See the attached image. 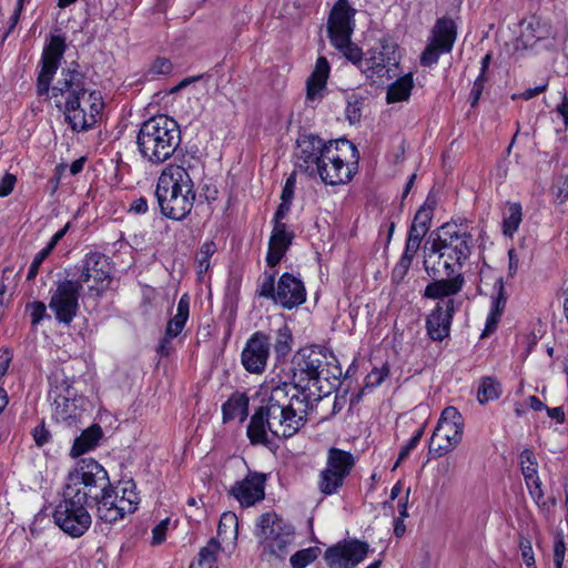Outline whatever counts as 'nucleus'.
<instances>
[{
    "mask_svg": "<svg viewBox=\"0 0 568 568\" xmlns=\"http://www.w3.org/2000/svg\"><path fill=\"white\" fill-rule=\"evenodd\" d=\"M566 556V545L561 536H556L554 541V566L555 568H562Z\"/></svg>",
    "mask_w": 568,
    "mask_h": 568,
    "instance_id": "nucleus-56",
    "label": "nucleus"
},
{
    "mask_svg": "<svg viewBox=\"0 0 568 568\" xmlns=\"http://www.w3.org/2000/svg\"><path fill=\"white\" fill-rule=\"evenodd\" d=\"M420 243L422 242L407 236V240L405 243V248H404V252L400 257H406V260H409L413 262L414 257L416 256V254L419 250Z\"/></svg>",
    "mask_w": 568,
    "mask_h": 568,
    "instance_id": "nucleus-61",
    "label": "nucleus"
},
{
    "mask_svg": "<svg viewBox=\"0 0 568 568\" xmlns=\"http://www.w3.org/2000/svg\"><path fill=\"white\" fill-rule=\"evenodd\" d=\"M256 294L260 297L271 300L276 304L277 285L275 286L274 274H264L262 282L257 286Z\"/></svg>",
    "mask_w": 568,
    "mask_h": 568,
    "instance_id": "nucleus-43",
    "label": "nucleus"
},
{
    "mask_svg": "<svg viewBox=\"0 0 568 568\" xmlns=\"http://www.w3.org/2000/svg\"><path fill=\"white\" fill-rule=\"evenodd\" d=\"M442 447L443 448L447 446V442H446V438H440L438 439V436H437V429L435 428V430L433 432V435H432V438H430V443H429V455L432 457H442L444 455H446L447 453H442L440 449L437 450L438 447Z\"/></svg>",
    "mask_w": 568,
    "mask_h": 568,
    "instance_id": "nucleus-58",
    "label": "nucleus"
},
{
    "mask_svg": "<svg viewBox=\"0 0 568 568\" xmlns=\"http://www.w3.org/2000/svg\"><path fill=\"white\" fill-rule=\"evenodd\" d=\"M32 437L38 447H42L51 439L50 432L45 428L44 423L38 425L32 430Z\"/></svg>",
    "mask_w": 568,
    "mask_h": 568,
    "instance_id": "nucleus-57",
    "label": "nucleus"
},
{
    "mask_svg": "<svg viewBox=\"0 0 568 568\" xmlns=\"http://www.w3.org/2000/svg\"><path fill=\"white\" fill-rule=\"evenodd\" d=\"M485 81H486V77H477V79L475 80V82L473 84V88L470 91L473 106L478 102V100L483 93Z\"/></svg>",
    "mask_w": 568,
    "mask_h": 568,
    "instance_id": "nucleus-64",
    "label": "nucleus"
},
{
    "mask_svg": "<svg viewBox=\"0 0 568 568\" xmlns=\"http://www.w3.org/2000/svg\"><path fill=\"white\" fill-rule=\"evenodd\" d=\"M120 497V504L123 505V507H128L125 504H130L131 513L135 511L136 506L139 504V497L135 491V484L133 480H129L124 483V486L122 488V496Z\"/></svg>",
    "mask_w": 568,
    "mask_h": 568,
    "instance_id": "nucleus-48",
    "label": "nucleus"
},
{
    "mask_svg": "<svg viewBox=\"0 0 568 568\" xmlns=\"http://www.w3.org/2000/svg\"><path fill=\"white\" fill-rule=\"evenodd\" d=\"M266 476L262 473L248 471L246 477L236 481L230 489L232 495L244 507H251L265 497Z\"/></svg>",
    "mask_w": 568,
    "mask_h": 568,
    "instance_id": "nucleus-18",
    "label": "nucleus"
},
{
    "mask_svg": "<svg viewBox=\"0 0 568 568\" xmlns=\"http://www.w3.org/2000/svg\"><path fill=\"white\" fill-rule=\"evenodd\" d=\"M170 518H165L161 520L158 525H155L152 529V540L151 544L154 546L161 545L164 542L166 537V531L169 529Z\"/></svg>",
    "mask_w": 568,
    "mask_h": 568,
    "instance_id": "nucleus-54",
    "label": "nucleus"
},
{
    "mask_svg": "<svg viewBox=\"0 0 568 568\" xmlns=\"http://www.w3.org/2000/svg\"><path fill=\"white\" fill-rule=\"evenodd\" d=\"M294 239V232L288 230L286 224H273L268 241L266 263L268 266H276L284 257Z\"/></svg>",
    "mask_w": 568,
    "mask_h": 568,
    "instance_id": "nucleus-23",
    "label": "nucleus"
},
{
    "mask_svg": "<svg viewBox=\"0 0 568 568\" xmlns=\"http://www.w3.org/2000/svg\"><path fill=\"white\" fill-rule=\"evenodd\" d=\"M345 477L325 467L320 474L318 488L325 495L335 494L344 484Z\"/></svg>",
    "mask_w": 568,
    "mask_h": 568,
    "instance_id": "nucleus-38",
    "label": "nucleus"
},
{
    "mask_svg": "<svg viewBox=\"0 0 568 568\" xmlns=\"http://www.w3.org/2000/svg\"><path fill=\"white\" fill-rule=\"evenodd\" d=\"M50 253L51 252L49 250L43 247L40 252H38L36 254V256L33 257V261H32V263H31V265L29 267L28 274H27V280L28 281H31V280L36 278V276L38 275V272H39V268H40L41 264L49 256Z\"/></svg>",
    "mask_w": 568,
    "mask_h": 568,
    "instance_id": "nucleus-55",
    "label": "nucleus"
},
{
    "mask_svg": "<svg viewBox=\"0 0 568 568\" xmlns=\"http://www.w3.org/2000/svg\"><path fill=\"white\" fill-rule=\"evenodd\" d=\"M333 47L338 50L348 61L363 69L364 61L362 49L352 42L351 38L346 41L334 43Z\"/></svg>",
    "mask_w": 568,
    "mask_h": 568,
    "instance_id": "nucleus-40",
    "label": "nucleus"
},
{
    "mask_svg": "<svg viewBox=\"0 0 568 568\" xmlns=\"http://www.w3.org/2000/svg\"><path fill=\"white\" fill-rule=\"evenodd\" d=\"M471 235L465 231H460L457 224L446 223L438 232L428 248V253L424 260V266L427 275L432 278L439 277L442 272L435 262L430 265L436 252H440V257L455 258L463 264L470 255Z\"/></svg>",
    "mask_w": 568,
    "mask_h": 568,
    "instance_id": "nucleus-5",
    "label": "nucleus"
},
{
    "mask_svg": "<svg viewBox=\"0 0 568 568\" xmlns=\"http://www.w3.org/2000/svg\"><path fill=\"white\" fill-rule=\"evenodd\" d=\"M500 316L501 315H499V314L489 312L487 320H486L485 328L480 335L481 338L490 335L497 328Z\"/></svg>",
    "mask_w": 568,
    "mask_h": 568,
    "instance_id": "nucleus-63",
    "label": "nucleus"
},
{
    "mask_svg": "<svg viewBox=\"0 0 568 568\" xmlns=\"http://www.w3.org/2000/svg\"><path fill=\"white\" fill-rule=\"evenodd\" d=\"M65 50V38L51 34L41 54L37 93L39 97H48L51 91V98L63 112L69 126L75 132H84L97 124L104 102L100 91H88L85 74L78 69L75 62L72 63L74 68L62 69L60 79L51 88Z\"/></svg>",
    "mask_w": 568,
    "mask_h": 568,
    "instance_id": "nucleus-2",
    "label": "nucleus"
},
{
    "mask_svg": "<svg viewBox=\"0 0 568 568\" xmlns=\"http://www.w3.org/2000/svg\"><path fill=\"white\" fill-rule=\"evenodd\" d=\"M155 197L160 212L168 219L183 221L192 211L196 199L195 186L165 175L158 178Z\"/></svg>",
    "mask_w": 568,
    "mask_h": 568,
    "instance_id": "nucleus-6",
    "label": "nucleus"
},
{
    "mask_svg": "<svg viewBox=\"0 0 568 568\" xmlns=\"http://www.w3.org/2000/svg\"><path fill=\"white\" fill-rule=\"evenodd\" d=\"M381 44L382 48L378 52H374L365 59L362 71L366 72L368 78L390 79V68L398 64L396 44L386 41H382Z\"/></svg>",
    "mask_w": 568,
    "mask_h": 568,
    "instance_id": "nucleus-20",
    "label": "nucleus"
},
{
    "mask_svg": "<svg viewBox=\"0 0 568 568\" xmlns=\"http://www.w3.org/2000/svg\"><path fill=\"white\" fill-rule=\"evenodd\" d=\"M345 115H346V119L352 124L359 122V120L362 118L359 103L357 101L348 102L346 110H345Z\"/></svg>",
    "mask_w": 568,
    "mask_h": 568,
    "instance_id": "nucleus-62",
    "label": "nucleus"
},
{
    "mask_svg": "<svg viewBox=\"0 0 568 568\" xmlns=\"http://www.w3.org/2000/svg\"><path fill=\"white\" fill-rule=\"evenodd\" d=\"M26 311L30 315L32 327H36L44 317H49L47 306L41 301L27 303Z\"/></svg>",
    "mask_w": 568,
    "mask_h": 568,
    "instance_id": "nucleus-49",
    "label": "nucleus"
},
{
    "mask_svg": "<svg viewBox=\"0 0 568 568\" xmlns=\"http://www.w3.org/2000/svg\"><path fill=\"white\" fill-rule=\"evenodd\" d=\"M450 51L442 50L437 44L428 40V43L420 54L419 62L423 67H432L436 64L442 54Z\"/></svg>",
    "mask_w": 568,
    "mask_h": 568,
    "instance_id": "nucleus-45",
    "label": "nucleus"
},
{
    "mask_svg": "<svg viewBox=\"0 0 568 568\" xmlns=\"http://www.w3.org/2000/svg\"><path fill=\"white\" fill-rule=\"evenodd\" d=\"M74 268L79 274L74 273L73 275L77 277L72 280L80 282L82 287L84 283L93 280L94 284L88 286L87 297L93 300L97 305L112 281L109 258L103 253L91 251Z\"/></svg>",
    "mask_w": 568,
    "mask_h": 568,
    "instance_id": "nucleus-7",
    "label": "nucleus"
},
{
    "mask_svg": "<svg viewBox=\"0 0 568 568\" xmlns=\"http://www.w3.org/2000/svg\"><path fill=\"white\" fill-rule=\"evenodd\" d=\"M455 311V300L453 298L436 304L426 318L427 335L430 339L442 342L449 335Z\"/></svg>",
    "mask_w": 568,
    "mask_h": 568,
    "instance_id": "nucleus-19",
    "label": "nucleus"
},
{
    "mask_svg": "<svg viewBox=\"0 0 568 568\" xmlns=\"http://www.w3.org/2000/svg\"><path fill=\"white\" fill-rule=\"evenodd\" d=\"M178 122L166 115H156L144 121L136 134L141 158L150 165H161L178 152L181 144Z\"/></svg>",
    "mask_w": 568,
    "mask_h": 568,
    "instance_id": "nucleus-3",
    "label": "nucleus"
},
{
    "mask_svg": "<svg viewBox=\"0 0 568 568\" xmlns=\"http://www.w3.org/2000/svg\"><path fill=\"white\" fill-rule=\"evenodd\" d=\"M335 359L318 348H301L292 359V383H283L274 387L265 402L251 417L247 426V437L253 445H266L267 432L274 437L290 438L307 422V415L313 409V402L321 399V378L328 381L341 375V368L334 366L329 371L328 359Z\"/></svg>",
    "mask_w": 568,
    "mask_h": 568,
    "instance_id": "nucleus-1",
    "label": "nucleus"
},
{
    "mask_svg": "<svg viewBox=\"0 0 568 568\" xmlns=\"http://www.w3.org/2000/svg\"><path fill=\"white\" fill-rule=\"evenodd\" d=\"M120 497L110 485L101 495H98L97 501L93 506H97V516L100 520L113 524L124 517L125 514L131 513V507L126 508L120 504ZM130 505V504H126Z\"/></svg>",
    "mask_w": 568,
    "mask_h": 568,
    "instance_id": "nucleus-22",
    "label": "nucleus"
},
{
    "mask_svg": "<svg viewBox=\"0 0 568 568\" xmlns=\"http://www.w3.org/2000/svg\"><path fill=\"white\" fill-rule=\"evenodd\" d=\"M103 433L99 425H92L85 430L82 432V434L74 439V443L71 447L70 455L72 457H79L87 452L93 449L100 438L102 437Z\"/></svg>",
    "mask_w": 568,
    "mask_h": 568,
    "instance_id": "nucleus-32",
    "label": "nucleus"
},
{
    "mask_svg": "<svg viewBox=\"0 0 568 568\" xmlns=\"http://www.w3.org/2000/svg\"><path fill=\"white\" fill-rule=\"evenodd\" d=\"M435 258L432 263L435 262V265H442L444 268V273L442 275L446 277H450L453 275H456V273H462L463 263L459 261H455V258H448V257H440V252H436L434 255Z\"/></svg>",
    "mask_w": 568,
    "mask_h": 568,
    "instance_id": "nucleus-47",
    "label": "nucleus"
},
{
    "mask_svg": "<svg viewBox=\"0 0 568 568\" xmlns=\"http://www.w3.org/2000/svg\"><path fill=\"white\" fill-rule=\"evenodd\" d=\"M355 465L354 456L349 452L332 447L327 452L326 466L335 473H339L343 477H347Z\"/></svg>",
    "mask_w": 568,
    "mask_h": 568,
    "instance_id": "nucleus-31",
    "label": "nucleus"
},
{
    "mask_svg": "<svg viewBox=\"0 0 568 568\" xmlns=\"http://www.w3.org/2000/svg\"><path fill=\"white\" fill-rule=\"evenodd\" d=\"M457 38V26L452 18L442 17L435 22L429 41L437 44L444 51H452Z\"/></svg>",
    "mask_w": 568,
    "mask_h": 568,
    "instance_id": "nucleus-25",
    "label": "nucleus"
},
{
    "mask_svg": "<svg viewBox=\"0 0 568 568\" xmlns=\"http://www.w3.org/2000/svg\"><path fill=\"white\" fill-rule=\"evenodd\" d=\"M270 351L271 337L261 331L253 333L241 354L243 367L251 374H262L266 368Z\"/></svg>",
    "mask_w": 568,
    "mask_h": 568,
    "instance_id": "nucleus-11",
    "label": "nucleus"
},
{
    "mask_svg": "<svg viewBox=\"0 0 568 568\" xmlns=\"http://www.w3.org/2000/svg\"><path fill=\"white\" fill-rule=\"evenodd\" d=\"M414 87L413 74L407 73L388 85L386 93L387 103H396L408 100Z\"/></svg>",
    "mask_w": 568,
    "mask_h": 568,
    "instance_id": "nucleus-33",
    "label": "nucleus"
},
{
    "mask_svg": "<svg viewBox=\"0 0 568 568\" xmlns=\"http://www.w3.org/2000/svg\"><path fill=\"white\" fill-rule=\"evenodd\" d=\"M438 439L446 438V448L440 446L442 453L452 452L462 440L464 433V418L458 409L454 406H447L438 420L436 426Z\"/></svg>",
    "mask_w": 568,
    "mask_h": 568,
    "instance_id": "nucleus-17",
    "label": "nucleus"
},
{
    "mask_svg": "<svg viewBox=\"0 0 568 568\" xmlns=\"http://www.w3.org/2000/svg\"><path fill=\"white\" fill-rule=\"evenodd\" d=\"M220 550V544L212 538L205 547H203L197 556V560L192 562L189 568H217L216 555Z\"/></svg>",
    "mask_w": 568,
    "mask_h": 568,
    "instance_id": "nucleus-36",
    "label": "nucleus"
},
{
    "mask_svg": "<svg viewBox=\"0 0 568 568\" xmlns=\"http://www.w3.org/2000/svg\"><path fill=\"white\" fill-rule=\"evenodd\" d=\"M501 394L500 383L490 376L483 377L477 390V398L480 404L497 399Z\"/></svg>",
    "mask_w": 568,
    "mask_h": 568,
    "instance_id": "nucleus-39",
    "label": "nucleus"
},
{
    "mask_svg": "<svg viewBox=\"0 0 568 568\" xmlns=\"http://www.w3.org/2000/svg\"><path fill=\"white\" fill-rule=\"evenodd\" d=\"M358 158L356 146L348 140H331L315 175L325 184H345L352 180Z\"/></svg>",
    "mask_w": 568,
    "mask_h": 568,
    "instance_id": "nucleus-4",
    "label": "nucleus"
},
{
    "mask_svg": "<svg viewBox=\"0 0 568 568\" xmlns=\"http://www.w3.org/2000/svg\"><path fill=\"white\" fill-rule=\"evenodd\" d=\"M81 292V283L74 282L72 278L55 282V288L51 292L49 308L54 314L58 323L69 326L73 322L80 308Z\"/></svg>",
    "mask_w": 568,
    "mask_h": 568,
    "instance_id": "nucleus-10",
    "label": "nucleus"
},
{
    "mask_svg": "<svg viewBox=\"0 0 568 568\" xmlns=\"http://www.w3.org/2000/svg\"><path fill=\"white\" fill-rule=\"evenodd\" d=\"M77 483H85L94 496L101 495L111 485L108 471L93 458H82L69 471Z\"/></svg>",
    "mask_w": 568,
    "mask_h": 568,
    "instance_id": "nucleus-15",
    "label": "nucleus"
},
{
    "mask_svg": "<svg viewBox=\"0 0 568 568\" xmlns=\"http://www.w3.org/2000/svg\"><path fill=\"white\" fill-rule=\"evenodd\" d=\"M368 550L367 542L354 539L329 547L324 559L329 568H355L365 559Z\"/></svg>",
    "mask_w": 568,
    "mask_h": 568,
    "instance_id": "nucleus-12",
    "label": "nucleus"
},
{
    "mask_svg": "<svg viewBox=\"0 0 568 568\" xmlns=\"http://www.w3.org/2000/svg\"><path fill=\"white\" fill-rule=\"evenodd\" d=\"M89 507L62 495V499L58 503L52 514L54 524L69 537L80 538L92 525V517L88 510Z\"/></svg>",
    "mask_w": 568,
    "mask_h": 568,
    "instance_id": "nucleus-9",
    "label": "nucleus"
},
{
    "mask_svg": "<svg viewBox=\"0 0 568 568\" xmlns=\"http://www.w3.org/2000/svg\"><path fill=\"white\" fill-rule=\"evenodd\" d=\"M432 219H433V207L428 206L425 203L416 212L413 223L416 224L417 226H422L426 231H429Z\"/></svg>",
    "mask_w": 568,
    "mask_h": 568,
    "instance_id": "nucleus-52",
    "label": "nucleus"
},
{
    "mask_svg": "<svg viewBox=\"0 0 568 568\" xmlns=\"http://www.w3.org/2000/svg\"><path fill=\"white\" fill-rule=\"evenodd\" d=\"M306 301V290L303 282L291 273H284L277 281L276 304L285 310H292Z\"/></svg>",
    "mask_w": 568,
    "mask_h": 568,
    "instance_id": "nucleus-21",
    "label": "nucleus"
},
{
    "mask_svg": "<svg viewBox=\"0 0 568 568\" xmlns=\"http://www.w3.org/2000/svg\"><path fill=\"white\" fill-rule=\"evenodd\" d=\"M190 315V297L183 294L179 300L176 314L168 322L165 327V342H171L183 331Z\"/></svg>",
    "mask_w": 568,
    "mask_h": 568,
    "instance_id": "nucleus-29",
    "label": "nucleus"
},
{
    "mask_svg": "<svg viewBox=\"0 0 568 568\" xmlns=\"http://www.w3.org/2000/svg\"><path fill=\"white\" fill-rule=\"evenodd\" d=\"M173 64L166 58H156L149 68V74L155 75H168L172 72Z\"/></svg>",
    "mask_w": 568,
    "mask_h": 568,
    "instance_id": "nucleus-51",
    "label": "nucleus"
},
{
    "mask_svg": "<svg viewBox=\"0 0 568 568\" xmlns=\"http://www.w3.org/2000/svg\"><path fill=\"white\" fill-rule=\"evenodd\" d=\"M410 266L412 261L406 260V257H400L392 271V283L395 285H399L400 283H403Z\"/></svg>",
    "mask_w": 568,
    "mask_h": 568,
    "instance_id": "nucleus-50",
    "label": "nucleus"
},
{
    "mask_svg": "<svg viewBox=\"0 0 568 568\" xmlns=\"http://www.w3.org/2000/svg\"><path fill=\"white\" fill-rule=\"evenodd\" d=\"M255 536L273 555L282 558L294 540V527L274 511H267L258 517Z\"/></svg>",
    "mask_w": 568,
    "mask_h": 568,
    "instance_id": "nucleus-8",
    "label": "nucleus"
},
{
    "mask_svg": "<svg viewBox=\"0 0 568 568\" xmlns=\"http://www.w3.org/2000/svg\"><path fill=\"white\" fill-rule=\"evenodd\" d=\"M296 143L300 150L297 155L298 169L308 175L314 176L315 171H318L322 159H324L328 141L325 142L317 135L308 134L300 136Z\"/></svg>",
    "mask_w": 568,
    "mask_h": 568,
    "instance_id": "nucleus-16",
    "label": "nucleus"
},
{
    "mask_svg": "<svg viewBox=\"0 0 568 568\" xmlns=\"http://www.w3.org/2000/svg\"><path fill=\"white\" fill-rule=\"evenodd\" d=\"M555 37L556 30L549 21L532 18L523 31L520 38L517 39L516 48L518 49L519 44H523V48L527 49L528 47H532L534 43L530 42L531 40L537 42L550 38L554 39Z\"/></svg>",
    "mask_w": 568,
    "mask_h": 568,
    "instance_id": "nucleus-26",
    "label": "nucleus"
},
{
    "mask_svg": "<svg viewBox=\"0 0 568 568\" xmlns=\"http://www.w3.org/2000/svg\"><path fill=\"white\" fill-rule=\"evenodd\" d=\"M527 488L529 490L530 496L536 500V503H539V500L544 497V493L541 489V480L539 476L531 477L529 479V483H526Z\"/></svg>",
    "mask_w": 568,
    "mask_h": 568,
    "instance_id": "nucleus-59",
    "label": "nucleus"
},
{
    "mask_svg": "<svg viewBox=\"0 0 568 568\" xmlns=\"http://www.w3.org/2000/svg\"><path fill=\"white\" fill-rule=\"evenodd\" d=\"M223 422L227 423L235 418L240 422L248 415V397L243 393H234L222 406Z\"/></svg>",
    "mask_w": 568,
    "mask_h": 568,
    "instance_id": "nucleus-30",
    "label": "nucleus"
},
{
    "mask_svg": "<svg viewBox=\"0 0 568 568\" xmlns=\"http://www.w3.org/2000/svg\"><path fill=\"white\" fill-rule=\"evenodd\" d=\"M174 161L168 164L160 175L171 178V180L193 184L195 186V180L200 179L204 171V164L200 156L195 153L190 152H175Z\"/></svg>",
    "mask_w": 568,
    "mask_h": 568,
    "instance_id": "nucleus-13",
    "label": "nucleus"
},
{
    "mask_svg": "<svg viewBox=\"0 0 568 568\" xmlns=\"http://www.w3.org/2000/svg\"><path fill=\"white\" fill-rule=\"evenodd\" d=\"M520 468L526 483L538 475L537 462L531 449H524L519 455Z\"/></svg>",
    "mask_w": 568,
    "mask_h": 568,
    "instance_id": "nucleus-42",
    "label": "nucleus"
},
{
    "mask_svg": "<svg viewBox=\"0 0 568 568\" xmlns=\"http://www.w3.org/2000/svg\"><path fill=\"white\" fill-rule=\"evenodd\" d=\"M88 488L89 487L85 483H82V480L77 483L73 480V476L68 474L63 495L91 507L93 506V503L97 501L98 496L90 493Z\"/></svg>",
    "mask_w": 568,
    "mask_h": 568,
    "instance_id": "nucleus-34",
    "label": "nucleus"
},
{
    "mask_svg": "<svg viewBox=\"0 0 568 568\" xmlns=\"http://www.w3.org/2000/svg\"><path fill=\"white\" fill-rule=\"evenodd\" d=\"M293 336L290 327L286 324H283L275 331L274 336V352L276 357L284 358L292 351Z\"/></svg>",
    "mask_w": 568,
    "mask_h": 568,
    "instance_id": "nucleus-37",
    "label": "nucleus"
},
{
    "mask_svg": "<svg viewBox=\"0 0 568 568\" xmlns=\"http://www.w3.org/2000/svg\"><path fill=\"white\" fill-rule=\"evenodd\" d=\"M519 549L525 565L528 568H537L530 540L521 537L519 540Z\"/></svg>",
    "mask_w": 568,
    "mask_h": 568,
    "instance_id": "nucleus-53",
    "label": "nucleus"
},
{
    "mask_svg": "<svg viewBox=\"0 0 568 568\" xmlns=\"http://www.w3.org/2000/svg\"><path fill=\"white\" fill-rule=\"evenodd\" d=\"M237 517L234 513L227 511L221 516L219 527H217V536L220 538L227 539L230 537L235 538L237 534Z\"/></svg>",
    "mask_w": 568,
    "mask_h": 568,
    "instance_id": "nucleus-41",
    "label": "nucleus"
},
{
    "mask_svg": "<svg viewBox=\"0 0 568 568\" xmlns=\"http://www.w3.org/2000/svg\"><path fill=\"white\" fill-rule=\"evenodd\" d=\"M16 182V176L13 174L7 173L0 180V197L8 196L13 191Z\"/></svg>",
    "mask_w": 568,
    "mask_h": 568,
    "instance_id": "nucleus-60",
    "label": "nucleus"
},
{
    "mask_svg": "<svg viewBox=\"0 0 568 568\" xmlns=\"http://www.w3.org/2000/svg\"><path fill=\"white\" fill-rule=\"evenodd\" d=\"M317 548H307L296 551L291 556L290 562L293 568H305L307 565L313 562L317 555Z\"/></svg>",
    "mask_w": 568,
    "mask_h": 568,
    "instance_id": "nucleus-46",
    "label": "nucleus"
},
{
    "mask_svg": "<svg viewBox=\"0 0 568 568\" xmlns=\"http://www.w3.org/2000/svg\"><path fill=\"white\" fill-rule=\"evenodd\" d=\"M53 394L55 395L53 400L55 406L53 417L55 420L63 423L68 427L77 425L81 417V410L77 407L75 400L69 396L58 394L57 390H51L49 396L52 397Z\"/></svg>",
    "mask_w": 568,
    "mask_h": 568,
    "instance_id": "nucleus-27",
    "label": "nucleus"
},
{
    "mask_svg": "<svg viewBox=\"0 0 568 568\" xmlns=\"http://www.w3.org/2000/svg\"><path fill=\"white\" fill-rule=\"evenodd\" d=\"M356 11L347 0H338L331 10L327 20V34L331 43L346 41L354 32Z\"/></svg>",
    "mask_w": 568,
    "mask_h": 568,
    "instance_id": "nucleus-14",
    "label": "nucleus"
},
{
    "mask_svg": "<svg viewBox=\"0 0 568 568\" xmlns=\"http://www.w3.org/2000/svg\"><path fill=\"white\" fill-rule=\"evenodd\" d=\"M494 291H495V294L491 296L493 305H491L490 312L501 315L505 310L506 302H507V296H506V292H505V285H504L503 277H499L495 282Z\"/></svg>",
    "mask_w": 568,
    "mask_h": 568,
    "instance_id": "nucleus-44",
    "label": "nucleus"
},
{
    "mask_svg": "<svg viewBox=\"0 0 568 568\" xmlns=\"http://www.w3.org/2000/svg\"><path fill=\"white\" fill-rule=\"evenodd\" d=\"M523 221V207L520 203H508L507 210L504 213L503 233L508 237H513L518 231Z\"/></svg>",
    "mask_w": 568,
    "mask_h": 568,
    "instance_id": "nucleus-35",
    "label": "nucleus"
},
{
    "mask_svg": "<svg viewBox=\"0 0 568 568\" xmlns=\"http://www.w3.org/2000/svg\"><path fill=\"white\" fill-rule=\"evenodd\" d=\"M465 285V277L463 273H456L450 277H444L440 275L439 277L434 278L432 283H429L424 291V297L432 300H443L445 297L450 298L452 296L458 294Z\"/></svg>",
    "mask_w": 568,
    "mask_h": 568,
    "instance_id": "nucleus-24",
    "label": "nucleus"
},
{
    "mask_svg": "<svg viewBox=\"0 0 568 568\" xmlns=\"http://www.w3.org/2000/svg\"><path fill=\"white\" fill-rule=\"evenodd\" d=\"M329 74V64L325 57H320L316 65L306 82V98L314 101L322 97Z\"/></svg>",
    "mask_w": 568,
    "mask_h": 568,
    "instance_id": "nucleus-28",
    "label": "nucleus"
}]
</instances>
